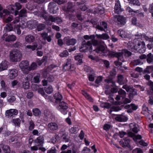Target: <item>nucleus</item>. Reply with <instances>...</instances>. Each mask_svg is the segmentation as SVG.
<instances>
[{"label": "nucleus", "mask_w": 153, "mask_h": 153, "mask_svg": "<svg viewBox=\"0 0 153 153\" xmlns=\"http://www.w3.org/2000/svg\"><path fill=\"white\" fill-rule=\"evenodd\" d=\"M104 43V42L102 41H98L97 40L94 39H92L91 41H89L86 42L84 40L82 42V45L79 48L80 51L81 52H85L87 51L88 47L87 45H93L94 46H97L99 44H102Z\"/></svg>", "instance_id": "1"}, {"label": "nucleus", "mask_w": 153, "mask_h": 153, "mask_svg": "<svg viewBox=\"0 0 153 153\" xmlns=\"http://www.w3.org/2000/svg\"><path fill=\"white\" fill-rule=\"evenodd\" d=\"M21 52L17 49H14L11 51L10 54V58L13 62L20 61L22 58Z\"/></svg>", "instance_id": "2"}, {"label": "nucleus", "mask_w": 153, "mask_h": 153, "mask_svg": "<svg viewBox=\"0 0 153 153\" xmlns=\"http://www.w3.org/2000/svg\"><path fill=\"white\" fill-rule=\"evenodd\" d=\"M135 43V50H138L140 53H143L145 51V44L143 42L137 41L136 38L134 40Z\"/></svg>", "instance_id": "3"}, {"label": "nucleus", "mask_w": 153, "mask_h": 153, "mask_svg": "<svg viewBox=\"0 0 153 153\" xmlns=\"http://www.w3.org/2000/svg\"><path fill=\"white\" fill-rule=\"evenodd\" d=\"M22 7V5L19 3L16 2L15 5H11L8 7V9L11 11L12 13H14L15 15L16 16L18 14V10L20 9Z\"/></svg>", "instance_id": "4"}, {"label": "nucleus", "mask_w": 153, "mask_h": 153, "mask_svg": "<svg viewBox=\"0 0 153 153\" xmlns=\"http://www.w3.org/2000/svg\"><path fill=\"white\" fill-rule=\"evenodd\" d=\"M123 54V52L116 53L112 51H109L108 53V55L109 56L111 57H117L119 61H120L122 62L124 61Z\"/></svg>", "instance_id": "5"}, {"label": "nucleus", "mask_w": 153, "mask_h": 153, "mask_svg": "<svg viewBox=\"0 0 153 153\" xmlns=\"http://www.w3.org/2000/svg\"><path fill=\"white\" fill-rule=\"evenodd\" d=\"M29 63L27 61H22L19 64V67L24 73L28 72Z\"/></svg>", "instance_id": "6"}, {"label": "nucleus", "mask_w": 153, "mask_h": 153, "mask_svg": "<svg viewBox=\"0 0 153 153\" xmlns=\"http://www.w3.org/2000/svg\"><path fill=\"white\" fill-rule=\"evenodd\" d=\"M114 21L117 22L118 24L122 26L124 25L126 23V19L123 16L120 15L114 16Z\"/></svg>", "instance_id": "7"}, {"label": "nucleus", "mask_w": 153, "mask_h": 153, "mask_svg": "<svg viewBox=\"0 0 153 153\" xmlns=\"http://www.w3.org/2000/svg\"><path fill=\"white\" fill-rule=\"evenodd\" d=\"M74 5L71 2H68L67 4V7L64 6L62 7V10L67 12H74L75 10L74 9Z\"/></svg>", "instance_id": "8"}, {"label": "nucleus", "mask_w": 153, "mask_h": 153, "mask_svg": "<svg viewBox=\"0 0 153 153\" xmlns=\"http://www.w3.org/2000/svg\"><path fill=\"white\" fill-rule=\"evenodd\" d=\"M46 13V11H44L43 12V13L42 14V17L44 18L45 20H46L47 23L48 25H51V23H50L49 22L51 21L52 22H55V20H56V17H54L52 16H50L48 19H47V17L46 15L45 14Z\"/></svg>", "instance_id": "9"}, {"label": "nucleus", "mask_w": 153, "mask_h": 153, "mask_svg": "<svg viewBox=\"0 0 153 153\" xmlns=\"http://www.w3.org/2000/svg\"><path fill=\"white\" fill-rule=\"evenodd\" d=\"M2 38L6 42H10L15 41L16 39V37L13 35L7 36V35L4 34Z\"/></svg>", "instance_id": "10"}, {"label": "nucleus", "mask_w": 153, "mask_h": 153, "mask_svg": "<svg viewBox=\"0 0 153 153\" xmlns=\"http://www.w3.org/2000/svg\"><path fill=\"white\" fill-rule=\"evenodd\" d=\"M48 9L51 13L54 14L56 12V10H57L58 8L57 7L55 3L51 2L48 4Z\"/></svg>", "instance_id": "11"}, {"label": "nucleus", "mask_w": 153, "mask_h": 153, "mask_svg": "<svg viewBox=\"0 0 153 153\" xmlns=\"http://www.w3.org/2000/svg\"><path fill=\"white\" fill-rule=\"evenodd\" d=\"M18 113V111L17 109H11L6 111L5 115L7 117L10 118L13 115H16Z\"/></svg>", "instance_id": "12"}, {"label": "nucleus", "mask_w": 153, "mask_h": 153, "mask_svg": "<svg viewBox=\"0 0 153 153\" xmlns=\"http://www.w3.org/2000/svg\"><path fill=\"white\" fill-rule=\"evenodd\" d=\"M9 76L10 79H13L16 77L18 75V70L15 68L10 69L8 70Z\"/></svg>", "instance_id": "13"}, {"label": "nucleus", "mask_w": 153, "mask_h": 153, "mask_svg": "<svg viewBox=\"0 0 153 153\" xmlns=\"http://www.w3.org/2000/svg\"><path fill=\"white\" fill-rule=\"evenodd\" d=\"M48 130L52 131H56L58 128V124L54 122H51L49 123L47 126Z\"/></svg>", "instance_id": "14"}, {"label": "nucleus", "mask_w": 153, "mask_h": 153, "mask_svg": "<svg viewBox=\"0 0 153 153\" xmlns=\"http://www.w3.org/2000/svg\"><path fill=\"white\" fill-rule=\"evenodd\" d=\"M64 40L67 45H75L76 42V40L74 39H70L68 37H65Z\"/></svg>", "instance_id": "15"}, {"label": "nucleus", "mask_w": 153, "mask_h": 153, "mask_svg": "<svg viewBox=\"0 0 153 153\" xmlns=\"http://www.w3.org/2000/svg\"><path fill=\"white\" fill-rule=\"evenodd\" d=\"M124 142H123V140L120 141V145L123 147H130V140L128 139L125 138L124 139Z\"/></svg>", "instance_id": "16"}, {"label": "nucleus", "mask_w": 153, "mask_h": 153, "mask_svg": "<svg viewBox=\"0 0 153 153\" xmlns=\"http://www.w3.org/2000/svg\"><path fill=\"white\" fill-rule=\"evenodd\" d=\"M114 9L115 13L117 14H119L123 11L121 8L120 4L119 1L118 0L115 1Z\"/></svg>", "instance_id": "17"}, {"label": "nucleus", "mask_w": 153, "mask_h": 153, "mask_svg": "<svg viewBox=\"0 0 153 153\" xmlns=\"http://www.w3.org/2000/svg\"><path fill=\"white\" fill-rule=\"evenodd\" d=\"M26 25L30 29H33L37 25V22L35 20H30L27 22V24H26Z\"/></svg>", "instance_id": "18"}, {"label": "nucleus", "mask_w": 153, "mask_h": 153, "mask_svg": "<svg viewBox=\"0 0 153 153\" xmlns=\"http://www.w3.org/2000/svg\"><path fill=\"white\" fill-rule=\"evenodd\" d=\"M54 97L55 99V102L57 104L60 102L62 99V96L59 92L55 94Z\"/></svg>", "instance_id": "19"}, {"label": "nucleus", "mask_w": 153, "mask_h": 153, "mask_svg": "<svg viewBox=\"0 0 153 153\" xmlns=\"http://www.w3.org/2000/svg\"><path fill=\"white\" fill-rule=\"evenodd\" d=\"M118 34L122 38H128L129 37L128 35L124 30L120 29L118 31Z\"/></svg>", "instance_id": "20"}, {"label": "nucleus", "mask_w": 153, "mask_h": 153, "mask_svg": "<svg viewBox=\"0 0 153 153\" xmlns=\"http://www.w3.org/2000/svg\"><path fill=\"white\" fill-rule=\"evenodd\" d=\"M96 37L98 39L106 40L109 38L108 35L106 33H104L102 34H96L95 37Z\"/></svg>", "instance_id": "21"}, {"label": "nucleus", "mask_w": 153, "mask_h": 153, "mask_svg": "<svg viewBox=\"0 0 153 153\" xmlns=\"http://www.w3.org/2000/svg\"><path fill=\"white\" fill-rule=\"evenodd\" d=\"M41 35L44 40H45L46 39L48 42H51L52 39L51 35L48 36V33L45 32L41 33Z\"/></svg>", "instance_id": "22"}, {"label": "nucleus", "mask_w": 153, "mask_h": 153, "mask_svg": "<svg viewBox=\"0 0 153 153\" xmlns=\"http://www.w3.org/2000/svg\"><path fill=\"white\" fill-rule=\"evenodd\" d=\"M135 42H129L127 44L128 48L132 51L134 52L135 51Z\"/></svg>", "instance_id": "23"}, {"label": "nucleus", "mask_w": 153, "mask_h": 153, "mask_svg": "<svg viewBox=\"0 0 153 153\" xmlns=\"http://www.w3.org/2000/svg\"><path fill=\"white\" fill-rule=\"evenodd\" d=\"M8 68L7 62L4 61H2L0 64V71L6 70Z\"/></svg>", "instance_id": "24"}, {"label": "nucleus", "mask_w": 153, "mask_h": 153, "mask_svg": "<svg viewBox=\"0 0 153 153\" xmlns=\"http://www.w3.org/2000/svg\"><path fill=\"white\" fill-rule=\"evenodd\" d=\"M115 119L119 122H125L127 120L128 118L123 115H119L115 118Z\"/></svg>", "instance_id": "25"}, {"label": "nucleus", "mask_w": 153, "mask_h": 153, "mask_svg": "<svg viewBox=\"0 0 153 153\" xmlns=\"http://www.w3.org/2000/svg\"><path fill=\"white\" fill-rule=\"evenodd\" d=\"M34 37L31 35H27L25 37V41L28 43L33 42L34 40Z\"/></svg>", "instance_id": "26"}, {"label": "nucleus", "mask_w": 153, "mask_h": 153, "mask_svg": "<svg viewBox=\"0 0 153 153\" xmlns=\"http://www.w3.org/2000/svg\"><path fill=\"white\" fill-rule=\"evenodd\" d=\"M128 136L131 137H133V139L135 140L137 139H140L142 138V137L140 135H138L135 136L134 134L131 132H129L128 133Z\"/></svg>", "instance_id": "27"}, {"label": "nucleus", "mask_w": 153, "mask_h": 153, "mask_svg": "<svg viewBox=\"0 0 153 153\" xmlns=\"http://www.w3.org/2000/svg\"><path fill=\"white\" fill-rule=\"evenodd\" d=\"M105 49V47L103 46L100 45L99 46L97 47L93 51H95L97 53H99L100 52H103Z\"/></svg>", "instance_id": "28"}, {"label": "nucleus", "mask_w": 153, "mask_h": 153, "mask_svg": "<svg viewBox=\"0 0 153 153\" xmlns=\"http://www.w3.org/2000/svg\"><path fill=\"white\" fill-rule=\"evenodd\" d=\"M146 61L149 64H153V55L151 53H149L147 55Z\"/></svg>", "instance_id": "29"}, {"label": "nucleus", "mask_w": 153, "mask_h": 153, "mask_svg": "<svg viewBox=\"0 0 153 153\" xmlns=\"http://www.w3.org/2000/svg\"><path fill=\"white\" fill-rule=\"evenodd\" d=\"M78 130V128L75 126L71 127L69 129L70 133L72 134H76Z\"/></svg>", "instance_id": "30"}, {"label": "nucleus", "mask_w": 153, "mask_h": 153, "mask_svg": "<svg viewBox=\"0 0 153 153\" xmlns=\"http://www.w3.org/2000/svg\"><path fill=\"white\" fill-rule=\"evenodd\" d=\"M35 142L39 144V145H42L44 143V139L42 137H39L36 140Z\"/></svg>", "instance_id": "31"}, {"label": "nucleus", "mask_w": 153, "mask_h": 153, "mask_svg": "<svg viewBox=\"0 0 153 153\" xmlns=\"http://www.w3.org/2000/svg\"><path fill=\"white\" fill-rule=\"evenodd\" d=\"M135 36L138 39L143 37L146 40L149 41V38L145 34L141 35V34L138 33L135 34Z\"/></svg>", "instance_id": "32"}, {"label": "nucleus", "mask_w": 153, "mask_h": 153, "mask_svg": "<svg viewBox=\"0 0 153 153\" xmlns=\"http://www.w3.org/2000/svg\"><path fill=\"white\" fill-rule=\"evenodd\" d=\"M10 14V12L7 9H4L2 11L0 12V17H4L6 15Z\"/></svg>", "instance_id": "33"}, {"label": "nucleus", "mask_w": 153, "mask_h": 153, "mask_svg": "<svg viewBox=\"0 0 153 153\" xmlns=\"http://www.w3.org/2000/svg\"><path fill=\"white\" fill-rule=\"evenodd\" d=\"M153 71V66H147L146 68L144 70V73H150Z\"/></svg>", "instance_id": "34"}, {"label": "nucleus", "mask_w": 153, "mask_h": 153, "mask_svg": "<svg viewBox=\"0 0 153 153\" xmlns=\"http://www.w3.org/2000/svg\"><path fill=\"white\" fill-rule=\"evenodd\" d=\"M118 82L120 85L124 84L125 82L124 80V78L123 75H120L118 76Z\"/></svg>", "instance_id": "35"}, {"label": "nucleus", "mask_w": 153, "mask_h": 153, "mask_svg": "<svg viewBox=\"0 0 153 153\" xmlns=\"http://www.w3.org/2000/svg\"><path fill=\"white\" fill-rule=\"evenodd\" d=\"M59 106L63 109H67L68 108L67 104L64 102H59Z\"/></svg>", "instance_id": "36"}, {"label": "nucleus", "mask_w": 153, "mask_h": 153, "mask_svg": "<svg viewBox=\"0 0 153 153\" xmlns=\"http://www.w3.org/2000/svg\"><path fill=\"white\" fill-rule=\"evenodd\" d=\"M122 88L125 89L127 92H132L134 91L133 87L131 86H128L127 85H125L123 86Z\"/></svg>", "instance_id": "37"}, {"label": "nucleus", "mask_w": 153, "mask_h": 153, "mask_svg": "<svg viewBox=\"0 0 153 153\" xmlns=\"http://www.w3.org/2000/svg\"><path fill=\"white\" fill-rule=\"evenodd\" d=\"M118 93L123 99L125 98L126 97V92L122 89H120L118 91Z\"/></svg>", "instance_id": "38"}, {"label": "nucleus", "mask_w": 153, "mask_h": 153, "mask_svg": "<svg viewBox=\"0 0 153 153\" xmlns=\"http://www.w3.org/2000/svg\"><path fill=\"white\" fill-rule=\"evenodd\" d=\"M45 92L49 94L53 92V89L52 86L51 85H49L48 87H45Z\"/></svg>", "instance_id": "39"}, {"label": "nucleus", "mask_w": 153, "mask_h": 153, "mask_svg": "<svg viewBox=\"0 0 153 153\" xmlns=\"http://www.w3.org/2000/svg\"><path fill=\"white\" fill-rule=\"evenodd\" d=\"M137 19L135 17H133L132 19V23L137 26L139 27H143V25L139 23H137Z\"/></svg>", "instance_id": "40"}, {"label": "nucleus", "mask_w": 153, "mask_h": 153, "mask_svg": "<svg viewBox=\"0 0 153 153\" xmlns=\"http://www.w3.org/2000/svg\"><path fill=\"white\" fill-rule=\"evenodd\" d=\"M16 100V98L14 96H9L7 98V101L9 103H13Z\"/></svg>", "instance_id": "41"}, {"label": "nucleus", "mask_w": 153, "mask_h": 153, "mask_svg": "<svg viewBox=\"0 0 153 153\" xmlns=\"http://www.w3.org/2000/svg\"><path fill=\"white\" fill-rule=\"evenodd\" d=\"M33 115L36 116H38L41 115V112L40 111L38 108H35L33 110Z\"/></svg>", "instance_id": "42"}, {"label": "nucleus", "mask_w": 153, "mask_h": 153, "mask_svg": "<svg viewBox=\"0 0 153 153\" xmlns=\"http://www.w3.org/2000/svg\"><path fill=\"white\" fill-rule=\"evenodd\" d=\"M27 12L25 9H23L21 10L19 13L20 17H25L26 16Z\"/></svg>", "instance_id": "43"}, {"label": "nucleus", "mask_w": 153, "mask_h": 153, "mask_svg": "<svg viewBox=\"0 0 153 153\" xmlns=\"http://www.w3.org/2000/svg\"><path fill=\"white\" fill-rule=\"evenodd\" d=\"M37 48V46L36 45H27L25 47L26 49H31L32 51L35 50Z\"/></svg>", "instance_id": "44"}, {"label": "nucleus", "mask_w": 153, "mask_h": 153, "mask_svg": "<svg viewBox=\"0 0 153 153\" xmlns=\"http://www.w3.org/2000/svg\"><path fill=\"white\" fill-rule=\"evenodd\" d=\"M12 122L14 124L15 126H19L20 120L19 118H16L13 119L12 121Z\"/></svg>", "instance_id": "45"}, {"label": "nucleus", "mask_w": 153, "mask_h": 153, "mask_svg": "<svg viewBox=\"0 0 153 153\" xmlns=\"http://www.w3.org/2000/svg\"><path fill=\"white\" fill-rule=\"evenodd\" d=\"M37 67V65L36 63H32L29 66L28 68V72L32 70L35 69Z\"/></svg>", "instance_id": "46"}, {"label": "nucleus", "mask_w": 153, "mask_h": 153, "mask_svg": "<svg viewBox=\"0 0 153 153\" xmlns=\"http://www.w3.org/2000/svg\"><path fill=\"white\" fill-rule=\"evenodd\" d=\"M96 11L100 14H103L104 13V10L103 7L99 6L97 8Z\"/></svg>", "instance_id": "47"}, {"label": "nucleus", "mask_w": 153, "mask_h": 153, "mask_svg": "<svg viewBox=\"0 0 153 153\" xmlns=\"http://www.w3.org/2000/svg\"><path fill=\"white\" fill-rule=\"evenodd\" d=\"M40 76V75L39 74H37V75L34 77L33 79V82L35 83H39L40 81L39 79Z\"/></svg>", "instance_id": "48"}, {"label": "nucleus", "mask_w": 153, "mask_h": 153, "mask_svg": "<svg viewBox=\"0 0 153 153\" xmlns=\"http://www.w3.org/2000/svg\"><path fill=\"white\" fill-rule=\"evenodd\" d=\"M82 94L85 96V97L87 98L90 101L92 102L93 99L86 92L83 91L82 92Z\"/></svg>", "instance_id": "49"}, {"label": "nucleus", "mask_w": 153, "mask_h": 153, "mask_svg": "<svg viewBox=\"0 0 153 153\" xmlns=\"http://www.w3.org/2000/svg\"><path fill=\"white\" fill-rule=\"evenodd\" d=\"M83 38L86 40H88L89 39L92 40V39H95V35H92L90 36L85 35L84 36Z\"/></svg>", "instance_id": "50"}, {"label": "nucleus", "mask_w": 153, "mask_h": 153, "mask_svg": "<svg viewBox=\"0 0 153 153\" xmlns=\"http://www.w3.org/2000/svg\"><path fill=\"white\" fill-rule=\"evenodd\" d=\"M132 63L133 65L135 66L138 65L140 64H142L143 63L141 61L140 59H137L134 60L132 62Z\"/></svg>", "instance_id": "51"}, {"label": "nucleus", "mask_w": 153, "mask_h": 153, "mask_svg": "<svg viewBox=\"0 0 153 153\" xmlns=\"http://www.w3.org/2000/svg\"><path fill=\"white\" fill-rule=\"evenodd\" d=\"M30 83L28 81H26L23 82L22 83V86L23 88L25 89H27L29 88L30 87Z\"/></svg>", "instance_id": "52"}, {"label": "nucleus", "mask_w": 153, "mask_h": 153, "mask_svg": "<svg viewBox=\"0 0 153 153\" xmlns=\"http://www.w3.org/2000/svg\"><path fill=\"white\" fill-rule=\"evenodd\" d=\"M69 55V53L67 50H65L59 54V56L61 57H65L68 56Z\"/></svg>", "instance_id": "53"}, {"label": "nucleus", "mask_w": 153, "mask_h": 153, "mask_svg": "<svg viewBox=\"0 0 153 153\" xmlns=\"http://www.w3.org/2000/svg\"><path fill=\"white\" fill-rule=\"evenodd\" d=\"M22 46V44L20 42H16L15 43L13 44V46L15 48H20Z\"/></svg>", "instance_id": "54"}, {"label": "nucleus", "mask_w": 153, "mask_h": 153, "mask_svg": "<svg viewBox=\"0 0 153 153\" xmlns=\"http://www.w3.org/2000/svg\"><path fill=\"white\" fill-rule=\"evenodd\" d=\"M129 3L134 5L139 6L140 5V3L138 0H131Z\"/></svg>", "instance_id": "55"}, {"label": "nucleus", "mask_w": 153, "mask_h": 153, "mask_svg": "<svg viewBox=\"0 0 153 153\" xmlns=\"http://www.w3.org/2000/svg\"><path fill=\"white\" fill-rule=\"evenodd\" d=\"M132 125H133L134 127L132 128H131V129H132V131L135 133H137L138 131V129H137V127L136 126V125L135 124H131L130 125V127H132Z\"/></svg>", "instance_id": "56"}, {"label": "nucleus", "mask_w": 153, "mask_h": 153, "mask_svg": "<svg viewBox=\"0 0 153 153\" xmlns=\"http://www.w3.org/2000/svg\"><path fill=\"white\" fill-rule=\"evenodd\" d=\"M3 149L5 153H10V150L9 146H3Z\"/></svg>", "instance_id": "57"}, {"label": "nucleus", "mask_w": 153, "mask_h": 153, "mask_svg": "<svg viewBox=\"0 0 153 153\" xmlns=\"http://www.w3.org/2000/svg\"><path fill=\"white\" fill-rule=\"evenodd\" d=\"M45 27V25L44 24H40L37 27V29L39 31H41L44 29Z\"/></svg>", "instance_id": "58"}, {"label": "nucleus", "mask_w": 153, "mask_h": 153, "mask_svg": "<svg viewBox=\"0 0 153 153\" xmlns=\"http://www.w3.org/2000/svg\"><path fill=\"white\" fill-rule=\"evenodd\" d=\"M35 126V124L33 121L31 120L29 122V129L31 130L33 129Z\"/></svg>", "instance_id": "59"}, {"label": "nucleus", "mask_w": 153, "mask_h": 153, "mask_svg": "<svg viewBox=\"0 0 153 153\" xmlns=\"http://www.w3.org/2000/svg\"><path fill=\"white\" fill-rule=\"evenodd\" d=\"M105 82L107 83L108 84L111 83L112 84L111 85L112 86H114L115 85V83L113 82L111 79H105Z\"/></svg>", "instance_id": "60"}, {"label": "nucleus", "mask_w": 153, "mask_h": 153, "mask_svg": "<svg viewBox=\"0 0 153 153\" xmlns=\"http://www.w3.org/2000/svg\"><path fill=\"white\" fill-rule=\"evenodd\" d=\"M120 109L119 108L117 107L113 106L112 107L110 110L109 112L110 113H111L112 111H118L120 110Z\"/></svg>", "instance_id": "61"}, {"label": "nucleus", "mask_w": 153, "mask_h": 153, "mask_svg": "<svg viewBox=\"0 0 153 153\" xmlns=\"http://www.w3.org/2000/svg\"><path fill=\"white\" fill-rule=\"evenodd\" d=\"M95 76V75L94 74H90L88 76L89 80L91 81H93L94 80V77Z\"/></svg>", "instance_id": "62"}, {"label": "nucleus", "mask_w": 153, "mask_h": 153, "mask_svg": "<svg viewBox=\"0 0 153 153\" xmlns=\"http://www.w3.org/2000/svg\"><path fill=\"white\" fill-rule=\"evenodd\" d=\"M102 79V76H100L98 77L95 81V83L96 84H98L100 83Z\"/></svg>", "instance_id": "63"}, {"label": "nucleus", "mask_w": 153, "mask_h": 153, "mask_svg": "<svg viewBox=\"0 0 153 153\" xmlns=\"http://www.w3.org/2000/svg\"><path fill=\"white\" fill-rule=\"evenodd\" d=\"M56 148L54 147H52L50 150H48L47 152V153H56Z\"/></svg>", "instance_id": "64"}]
</instances>
